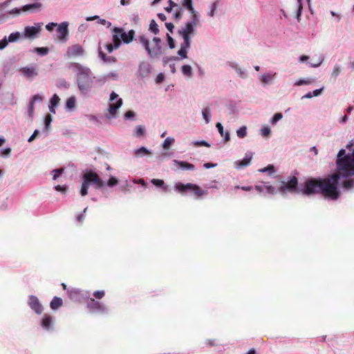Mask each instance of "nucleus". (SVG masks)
<instances>
[{"label": "nucleus", "mask_w": 354, "mask_h": 354, "mask_svg": "<svg viewBox=\"0 0 354 354\" xmlns=\"http://www.w3.org/2000/svg\"><path fill=\"white\" fill-rule=\"evenodd\" d=\"M337 171L330 177L319 180L320 192L325 198L337 200L339 196L338 185L346 191L354 188V140L346 149H341L337 156Z\"/></svg>", "instance_id": "f257e3e1"}, {"label": "nucleus", "mask_w": 354, "mask_h": 354, "mask_svg": "<svg viewBox=\"0 0 354 354\" xmlns=\"http://www.w3.org/2000/svg\"><path fill=\"white\" fill-rule=\"evenodd\" d=\"M69 68L75 73L76 83L80 93L87 95L93 87L95 79L91 69L77 62L71 63Z\"/></svg>", "instance_id": "f03ea898"}, {"label": "nucleus", "mask_w": 354, "mask_h": 354, "mask_svg": "<svg viewBox=\"0 0 354 354\" xmlns=\"http://www.w3.org/2000/svg\"><path fill=\"white\" fill-rule=\"evenodd\" d=\"M138 39L150 59H156L163 55L164 48L160 37H154L152 39V44L145 35H139Z\"/></svg>", "instance_id": "7ed1b4c3"}, {"label": "nucleus", "mask_w": 354, "mask_h": 354, "mask_svg": "<svg viewBox=\"0 0 354 354\" xmlns=\"http://www.w3.org/2000/svg\"><path fill=\"white\" fill-rule=\"evenodd\" d=\"M89 186H93L95 189L102 190L104 192L105 183L100 176L93 170L88 169L82 175V183L80 189V194L85 196L88 194Z\"/></svg>", "instance_id": "20e7f679"}, {"label": "nucleus", "mask_w": 354, "mask_h": 354, "mask_svg": "<svg viewBox=\"0 0 354 354\" xmlns=\"http://www.w3.org/2000/svg\"><path fill=\"white\" fill-rule=\"evenodd\" d=\"M41 7L42 4L41 3H34L24 5L20 8H12L5 13L0 14V21H4L10 18L18 17L24 12H33L39 10Z\"/></svg>", "instance_id": "39448f33"}, {"label": "nucleus", "mask_w": 354, "mask_h": 354, "mask_svg": "<svg viewBox=\"0 0 354 354\" xmlns=\"http://www.w3.org/2000/svg\"><path fill=\"white\" fill-rule=\"evenodd\" d=\"M199 22L200 16H190L189 19L178 30V35L183 38V41L191 42V36L195 35L196 28Z\"/></svg>", "instance_id": "423d86ee"}, {"label": "nucleus", "mask_w": 354, "mask_h": 354, "mask_svg": "<svg viewBox=\"0 0 354 354\" xmlns=\"http://www.w3.org/2000/svg\"><path fill=\"white\" fill-rule=\"evenodd\" d=\"M174 188L181 194H194L196 198H200L202 196L207 194V190L201 189L198 185L193 183H177L175 184Z\"/></svg>", "instance_id": "0eeeda50"}, {"label": "nucleus", "mask_w": 354, "mask_h": 354, "mask_svg": "<svg viewBox=\"0 0 354 354\" xmlns=\"http://www.w3.org/2000/svg\"><path fill=\"white\" fill-rule=\"evenodd\" d=\"M277 193L282 196H286L288 193L299 194L298 180L295 176L289 177L286 180H281L279 186L277 188Z\"/></svg>", "instance_id": "6e6552de"}, {"label": "nucleus", "mask_w": 354, "mask_h": 354, "mask_svg": "<svg viewBox=\"0 0 354 354\" xmlns=\"http://www.w3.org/2000/svg\"><path fill=\"white\" fill-rule=\"evenodd\" d=\"M319 180L308 179L299 186V194L304 195H311L319 192Z\"/></svg>", "instance_id": "1a4fd4ad"}, {"label": "nucleus", "mask_w": 354, "mask_h": 354, "mask_svg": "<svg viewBox=\"0 0 354 354\" xmlns=\"http://www.w3.org/2000/svg\"><path fill=\"white\" fill-rule=\"evenodd\" d=\"M86 308L91 313L106 314L109 312V308L106 305L93 298L88 299Z\"/></svg>", "instance_id": "9d476101"}, {"label": "nucleus", "mask_w": 354, "mask_h": 354, "mask_svg": "<svg viewBox=\"0 0 354 354\" xmlns=\"http://www.w3.org/2000/svg\"><path fill=\"white\" fill-rule=\"evenodd\" d=\"M116 35L118 37V40H121L124 44L131 43L135 37V31L133 30H129L128 32L124 31L123 28L120 27H114L112 29V35Z\"/></svg>", "instance_id": "9b49d317"}, {"label": "nucleus", "mask_w": 354, "mask_h": 354, "mask_svg": "<svg viewBox=\"0 0 354 354\" xmlns=\"http://www.w3.org/2000/svg\"><path fill=\"white\" fill-rule=\"evenodd\" d=\"M110 102L111 103L109 105V111L111 115L112 118H115L117 111L122 106V98L118 97V95L113 91L110 94Z\"/></svg>", "instance_id": "f8f14e48"}, {"label": "nucleus", "mask_w": 354, "mask_h": 354, "mask_svg": "<svg viewBox=\"0 0 354 354\" xmlns=\"http://www.w3.org/2000/svg\"><path fill=\"white\" fill-rule=\"evenodd\" d=\"M85 55V49L79 44H75L68 46L66 52V56L68 58L82 57Z\"/></svg>", "instance_id": "ddd939ff"}, {"label": "nucleus", "mask_w": 354, "mask_h": 354, "mask_svg": "<svg viewBox=\"0 0 354 354\" xmlns=\"http://www.w3.org/2000/svg\"><path fill=\"white\" fill-rule=\"evenodd\" d=\"M151 71L152 66L151 64L147 61H142L138 64L136 76L141 78H146L149 77Z\"/></svg>", "instance_id": "4468645a"}, {"label": "nucleus", "mask_w": 354, "mask_h": 354, "mask_svg": "<svg viewBox=\"0 0 354 354\" xmlns=\"http://www.w3.org/2000/svg\"><path fill=\"white\" fill-rule=\"evenodd\" d=\"M42 23H36L34 26H26L24 28V36L25 38L28 39H35L37 37L38 34L41 31V28L42 26Z\"/></svg>", "instance_id": "2eb2a0df"}, {"label": "nucleus", "mask_w": 354, "mask_h": 354, "mask_svg": "<svg viewBox=\"0 0 354 354\" xmlns=\"http://www.w3.org/2000/svg\"><path fill=\"white\" fill-rule=\"evenodd\" d=\"M68 25V21H63L57 25V38L60 41L66 42L67 41L69 34Z\"/></svg>", "instance_id": "dca6fc26"}, {"label": "nucleus", "mask_w": 354, "mask_h": 354, "mask_svg": "<svg viewBox=\"0 0 354 354\" xmlns=\"http://www.w3.org/2000/svg\"><path fill=\"white\" fill-rule=\"evenodd\" d=\"M28 306L37 315H40L44 311V307L39 299L35 295H30L28 301Z\"/></svg>", "instance_id": "f3484780"}, {"label": "nucleus", "mask_w": 354, "mask_h": 354, "mask_svg": "<svg viewBox=\"0 0 354 354\" xmlns=\"http://www.w3.org/2000/svg\"><path fill=\"white\" fill-rule=\"evenodd\" d=\"M277 76V73L276 72L274 71H268L261 75L259 80L262 85L266 86L272 84L276 80Z\"/></svg>", "instance_id": "a211bd4d"}, {"label": "nucleus", "mask_w": 354, "mask_h": 354, "mask_svg": "<svg viewBox=\"0 0 354 354\" xmlns=\"http://www.w3.org/2000/svg\"><path fill=\"white\" fill-rule=\"evenodd\" d=\"M254 189L260 193H266L270 195H274L277 193V188L264 182H262L261 184L256 185Z\"/></svg>", "instance_id": "6ab92c4d"}, {"label": "nucleus", "mask_w": 354, "mask_h": 354, "mask_svg": "<svg viewBox=\"0 0 354 354\" xmlns=\"http://www.w3.org/2000/svg\"><path fill=\"white\" fill-rule=\"evenodd\" d=\"M252 157L253 153L251 151H247L242 160H239L234 162L235 168L239 169L248 166L251 162Z\"/></svg>", "instance_id": "aec40b11"}, {"label": "nucleus", "mask_w": 354, "mask_h": 354, "mask_svg": "<svg viewBox=\"0 0 354 354\" xmlns=\"http://www.w3.org/2000/svg\"><path fill=\"white\" fill-rule=\"evenodd\" d=\"M41 328L46 331H53L54 329V321L52 316L45 314L41 321Z\"/></svg>", "instance_id": "412c9836"}, {"label": "nucleus", "mask_w": 354, "mask_h": 354, "mask_svg": "<svg viewBox=\"0 0 354 354\" xmlns=\"http://www.w3.org/2000/svg\"><path fill=\"white\" fill-rule=\"evenodd\" d=\"M20 73L26 78L33 79L38 75L37 70L35 66L22 67L19 69Z\"/></svg>", "instance_id": "4be33fe9"}, {"label": "nucleus", "mask_w": 354, "mask_h": 354, "mask_svg": "<svg viewBox=\"0 0 354 354\" xmlns=\"http://www.w3.org/2000/svg\"><path fill=\"white\" fill-rule=\"evenodd\" d=\"M191 47V42L183 41L180 45V49L177 52L179 59L187 58V52Z\"/></svg>", "instance_id": "5701e85b"}, {"label": "nucleus", "mask_w": 354, "mask_h": 354, "mask_svg": "<svg viewBox=\"0 0 354 354\" xmlns=\"http://www.w3.org/2000/svg\"><path fill=\"white\" fill-rule=\"evenodd\" d=\"M183 7L189 11L190 16H200V13L194 8L193 0H182Z\"/></svg>", "instance_id": "b1692460"}, {"label": "nucleus", "mask_w": 354, "mask_h": 354, "mask_svg": "<svg viewBox=\"0 0 354 354\" xmlns=\"http://www.w3.org/2000/svg\"><path fill=\"white\" fill-rule=\"evenodd\" d=\"M133 155L136 158H142L145 156H152V151L149 149H148L145 147H140L139 148L135 149L133 151Z\"/></svg>", "instance_id": "393cba45"}, {"label": "nucleus", "mask_w": 354, "mask_h": 354, "mask_svg": "<svg viewBox=\"0 0 354 354\" xmlns=\"http://www.w3.org/2000/svg\"><path fill=\"white\" fill-rule=\"evenodd\" d=\"M221 3V0H214L208 6L207 16L209 18H214L217 14V10Z\"/></svg>", "instance_id": "a878e982"}, {"label": "nucleus", "mask_w": 354, "mask_h": 354, "mask_svg": "<svg viewBox=\"0 0 354 354\" xmlns=\"http://www.w3.org/2000/svg\"><path fill=\"white\" fill-rule=\"evenodd\" d=\"M173 163L178 166L179 169L182 170H189L192 171L195 169V166L189 162H187L186 161H180L178 160H174Z\"/></svg>", "instance_id": "bb28decb"}, {"label": "nucleus", "mask_w": 354, "mask_h": 354, "mask_svg": "<svg viewBox=\"0 0 354 354\" xmlns=\"http://www.w3.org/2000/svg\"><path fill=\"white\" fill-rule=\"evenodd\" d=\"M113 44H107L105 48L108 53H111L114 49L118 48L121 45V41L118 40V37L116 35H112Z\"/></svg>", "instance_id": "cd10ccee"}, {"label": "nucleus", "mask_w": 354, "mask_h": 354, "mask_svg": "<svg viewBox=\"0 0 354 354\" xmlns=\"http://www.w3.org/2000/svg\"><path fill=\"white\" fill-rule=\"evenodd\" d=\"M68 295L69 298L73 301H80L81 297L83 296L82 290L76 288H72L68 290Z\"/></svg>", "instance_id": "c85d7f7f"}, {"label": "nucleus", "mask_w": 354, "mask_h": 354, "mask_svg": "<svg viewBox=\"0 0 354 354\" xmlns=\"http://www.w3.org/2000/svg\"><path fill=\"white\" fill-rule=\"evenodd\" d=\"M59 97L57 94H54L50 99V104L48 109L50 113H55V108L58 106L59 102Z\"/></svg>", "instance_id": "c756f323"}, {"label": "nucleus", "mask_w": 354, "mask_h": 354, "mask_svg": "<svg viewBox=\"0 0 354 354\" xmlns=\"http://www.w3.org/2000/svg\"><path fill=\"white\" fill-rule=\"evenodd\" d=\"M174 155L175 153L173 150H170L169 149H163V151L157 156V159L164 160L167 158L174 157Z\"/></svg>", "instance_id": "7c9ffc66"}, {"label": "nucleus", "mask_w": 354, "mask_h": 354, "mask_svg": "<svg viewBox=\"0 0 354 354\" xmlns=\"http://www.w3.org/2000/svg\"><path fill=\"white\" fill-rule=\"evenodd\" d=\"M202 116L205 120V124H209L212 118V111L209 106H207L202 109Z\"/></svg>", "instance_id": "2f4dec72"}, {"label": "nucleus", "mask_w": 354, "mask_h": 354, "mask_svg": "<svg viewBox=\"0 0 354 354\" xmlns=\"http://www.w3.org/2000/svg\"><path fill=\"white\" fill-rule=\"evenodd\" d=\"M63 305V300L61 297H54L50 303V307L53 310H57Z\"/></svg>", "instance_id": "473e14b6"}, {"label": "nucleus", "mask_w": 354, "mask_h": 354, "mask_svg": "<svg viewBox=\"0 0 354 354\" xmlns=\"http://www.w3.org/2000/svg\"><path fill=\"white\" fill-rule=\"evenodd\" d=\"M216 127L219 133V134L221 136H223L224 137V141L225 142H228L230 140V132L229 131H225L224 132V130H223V125L221 124V123L220 122H218L216 123Z\"/></svg>", "instance_id": "72a5a7b5"}, {"label": "nucleus", "mask_w": 354, "mask_h": 354, "mask_svg": "<svg viewBox=\"0 0 354 354\" xmlns=\"http://www.w3.org/2000/svg\"><path fill=\"white\" fill-rule=\"evenodd\" d=\"M306 2L308 3L309 9L311 10L310 0H306ZM297 11L296 18H297V21H299L300 17H301V15L302 13V10H303L302 0H297Z\"/></svg>", "instance_id": "f704fd0d"}, {"label": "nucleus", "mask_w": 354, "mask_h": 354, "mask_svg": "<svg viewBox=\"0 0 354 354\" xmlns=\"http://www.w3.org/2000/svg\"><path fill=\"white\" fill-rule=\"evenodd\" d=\"M76 104V97L75 96H71L66 102L65 109L66 111H73L75 109Z\"/></svg>", "instance_id": "c9c22d12"}, {"label": "nucleus", "mask_w": 354, "mask_h": 354, "mask_svg": "<svg viewBox=\"0 0 354 354\" xmlns=\"http://www.w3.org/2000/svg\"><path fill=\"white\" fill-rule=\"evenodd\" d=\"M133 136L136 138L144 137L145 135V127L143 125H138L136 127L133 132Z\"/></svg>", "instance_id": "e433bc0d"}, {"label": "nucleus", "mask_w": 354, "mask_h": 354, "mask_svg": "<svg viewBox=\"0 0 354 354\" xmlns=\"http://www.w3.org/2000/svg\"><path fill=\"white\" fill-rule=\"evenodd\" d=\"M98 56L104 62L106 63L115 62V57L106 56V54L102 50L101 47L98 48Z\"/></svg>", "instance_id": "4c0bfd02"}, {"label": "nucleus", "mask_w": 354, "mask_h": 354, "mask_svg": "<svg viewBox=\"0 0 354 354\" xmlns=\"http://www.w3.org/2000/svg\"><path fill=\"white\" fill-rule=\"evenodd\" d=\"M259 172L267 173L268 176H272L276 172V169L272 165H268L267 167L258 169Z\"/></svg>", "instance_id": "58836bf2"}, {"label": "nucleus", "mask_w": 354, "mask_h": 354, "mask_svg": "<svg viewBox=\"0 0 354 354\" xmlns=\"http://www.w3.org/2000/svg\"><path fill=\"white\" fill-rule=\"evenodd\" d=\"M151 183L156 187H161L165 192L168 189V187L165 185L162 180L153 178L151 180Z\"/></svg>", "instance_id": "ea45409f"}, {"label": "nucleus", "mask_w": 354, "mask_h": 354, "mask_svg": "<svg viewBox=\"0 0 354 354\" xmlns=\"http://www.w3.org/2000/svg\"><path fill=\"white\" fill-rule=\"evenodd\" d=\"M181 72L183 75L187 77H192V68L191 66L185 64L181 67Z\"/></svg>", "instance_id": "a19ab883"}, {"label": "nucleus", "mask_w": 354, "mask_h": 354, "mask_svg": "<svg viewBox=\"0 0 354 354\" xmlns=\"http://www.w3.org/2000/svg\"><path fill=\"white\" fill-rule=\"evenodd\" d=\"M21 37V33L19 32H14L9 35L7 38L8 42L13 43L17 41Z\"/></svg>", "instance_id": "79ce46f5"}, {"label": "nucleus", "mask_w": 354, "mask_h": 354, "mask_svg": "<svg viewBox=\"0 0 354 354\" xmlns=\"http://www.w3.org/2000/svg\"><path fill=\"white\" fill-rule=\"evenodd\" d=\"M175 142V139L172 137H167L165 138L164 142L162 144V147L163 149H167L169 147L172 145Z\"/></svg>", "instance_id": "37998d69"}, {"label": "nucleus", "mask_w": 354, "mask_h": 354, "mask_svg": "<svg viewBox=\"0 0 354 354\" xmlns=\"http://www.w3.org/2000/svg\"><path fill=\"white\" fill-rule=\"evenodd\" d=\"M56 86L61 89H68L69 88V83L64 79H59L57 81Z\"/></svg>", "instance_id": "c03bdc74"}, {"label": "nucleus", "mask_w": 354, "mask_h": 354, "mask_svg": "<svg viewBox=\"0 0 354 354\" xmlns=\"http://www.w3.org/2000/svg\"><path fill=\"white\" fill-rule=\"evenodd\" d=\"M324 61V57L322 55H319L316 61H314L313 63L309 62L308 64L313 68H317L323 63Z\"/></svg>", "instance_id": "a18cd8bd"}, {"label": "nucleus", "mask_w": 354, "mask_h": 354, "mask_svg": "<svg viewBox=\"0 0 354 354\" xmlns=\"http://www.w3.org/2000/svg\"><path fill=\"white\" fill-rule=\"evenodd\" d=\"M149 30V31H151V32H153L155 35H157L159 33L158 26L156 24V22L155 21V20L152 19L151 21Z\"/></svg>", "instance_id": "49530a36"}, {"label": "nucleus", "mask_w": 354, "mask_h": 354, "mask_svg": "<svg viewBox=\"0 0 354 354\" xmlns=\"http://www.w3.org/2000/svg\"><path fill=\"white\" fill-rule=\"evenodd\" d=\"M34 52L41 56H45L49 53V48L47 47H37L34 49Z\"/></svg>", "instance_id": "de8ad7c7"}, {"label": "nucleus", "mask_w": 354, "mask_h": 354, "mask_svg": "<svg viewBox=\"0 0 354 354\" xmlns=\"http://www.w3.org/2000/svg\"><path fill=\"white\" fill-rule=\"evenodd\" d=\"M247 135V127L245 126H242L236 130V136L239 138H243Z\"/></svg>", "instance_id": "09e8293b"}, {"label": "nucleus", "mask_w": 354, "mask_h": 354, "mask_svg": "<svg viewBox=\"0 0 354 354\" xmlns=\"http://www.w3.org/2000/svg\"><path fill=\"white\" fill-rule=\"evenodd\" d=\"M282 118L283 115L281 113H277L270 119V122L272 125H275Z\"/></svg>", "instance_id": "8fccbe9b"}, {"label": "nucleus", "mask_w": 354, "mask_h": 354, "mask_svg": "<svg viewBox=\"0 0 354 354\" xmlns=\"http://www.w3.org/2000/svg\"><path fill=\"white\" fill-rule=\"evenodd\" d=\"M118 180L115 176H110L106 183H105V186H108L109 187H113L118 185Z\"/></svg>", "instance_id": "3c124183"}, {"label": "nucleus", "mask_w": 354, "mask_h": 354, "mask_svg": "<svg viewBox=\"0 0 354 354\" xmlns=\"http://www.w3.org/2000/svg\"><path fill=\"white\" fill-rule=\"evenodd\" d=\"M190 145H193L194 147H201V146H205L207 147H210V144L205 140L192 141Z\"/></svg>", "instance_id": "603ef678"}, {"label": "nucleus", "mask_w": 354, "mask_h": 354, "mask_svg": "<svg viewBox=\"0 0 354 354\" xmlns=\"http://www.w3.org/2000/svg\"><path fill=\"white\" fill-rule=\"evenodd\" d=\"M271 133V129L268 126H263L261 129V135L263 137H268Z\"/></svg>", "instance_id": "864d4df0"}, {"label": "nucleus", "mask_w": 354, "mask_h": 354, "mask_svg": "<svg viewBox=\"0 0 354 354\" xmlns=\"http://www.w3.org/2000/svg\"><path fill=\"white\" fill-rule=\"evenodd\" d=\"M106 80H107V77H105V75L103 77H95V79L94 81V84H97L100 86H102V85L104 84V83L106 82Z\"/></svg>", "instance_id": "5fc2aeb1"}, {"label": "nucleus", "mask_w": 354, "mask_h": 354, "mask_svg": "<svg viewBox=\"0 0 354 354\" xmlns=\"http://www.w3.org/2000/svg\"><path fill=\"white\" fill-rule=\"evenodd\" d=\"M52 120H53V118L50 115L48 114L45 117L44 129L46 131H48L49 129Z\"/></svg>", "instance_id": "6e6d98bb"}, {"label": "nucleus", "mask_w": 354, "mask_h": 354, "mask_svg": "<svg viewBox=\"0 0 354 354\" xmlns=\"http://www.w3.org/2000/svg\"><path fill=\"white\" fill-rule=\"evenodd\" d=\"M312 82V80L310 79H300L295 82V86H301V85H306L309 84Z\"/></svg>", "instance_id": "4d7b16f0"}, {"label": "nucleus", "mask_w": 354, "mask_h": 354, "mask_svg": "<svg viewBox=\"0 0 354 354\" xmlns=\"http://www.w3.org/2000/svg\"><path fill=\"white\" fill-rule=\"evenodd\" d=\"M179 58L178 57L175 56H170V57H164L162 59V63L164 65L168 64L169 62L171 61H178Z\"/></svg>", "instance_id": "13d9d810"}, {"label": "nucleus", "mask_w": 354, "mask_h": 354, "mask_svg": "<svg viewBox=\"0 0 354 354\" xmlns=\"http://www.w3.org/2000/svg\"><path fill=\"white\" fill-rule=\"evenodd\" d=\"M166 35H167V44H168L169 48H171V49L174 48L176 46L174 39L170 36L169 34L167 33Z\"/></svg>", "instance_id": "bf43d9fd"}, {"label": "nucleus", "mask_w": 354, "mask_h": 354, "mask_svg": "<svg viewBox=\"0 0 354 354\" xmlns=\"http://www.w3.org/2000/svg\"><path fill=\"white\" fill-rule=\"evenodd\" d=\"M63 171H64V169H62V168L53 169L52 171V173L53 174V180H55L57 179L59 177V176L63 173Z\"/></svg>", "instance_id": "052dcab7"}, {"label": "nucleus", "mask_w": 354, "mask_h": 354, "mask_svg": "<svg viewBox=\"0 0 354 354\" xmlns=\"http://www.w3.org/2000/svg\"><path fill=\"white\" fill-rule=\"evenodd\" d=\"M341 72V68L339 65L336 64L334 66L333 71H332V76L334 77L335 79H336L339 73Z\"/></svg>", "instance_id": "680f3d73"}, {"label": "nucleus", "mask_w": 354, "mask_h": 354, "mask_svg": "<svg viewBox=\"0 0 354 354\" xmlns=\"http://www.w3.org/2000/svg\"><path fill=\"white\" fill-rule=\"evenodd\" d=\"M35 110V103L30 101L28 106V113L30 118L33 117Z\"/></svg>", "instance_id": "e2e57ef3"}, {"label": "nucleus", "mask_w": 354, "mask_h": 354, "mask_svg": "<svg viewBox=\"0 0 354 354\" xmlns=\"http://www.w3.org/2000/svg\"><path fill=\"white\" fill-rule=\"evenodd\" d=\"M130 21L135 24H138L140 21V17H139V15L138 13H133L131 16H130Z\"/></svg>", "instance_id": "0e129e2a"}, {"label": "nucleus", "mask_w": 354, "mask_h": 354, "mask_svg": "<svg viewBox=\"0 0 354 354\" xmlns=\"http://www.w3.org/2000/svg\"><path fill=\"white\" fill-rule=\"evenodd\" d=\"M242 78H245L247 77V73L245 70L242 69L239 66L234 70Z\"/></svg>", "instance_id": "69168bd1"}, {"label": "nucleus", "mask_w": 354, "mask_h": 354, "mask_svg": "<svg viewBox=\"0 0 354 354\" xmlns=\"http://www.w3.org/2000/svg\"><path fill=\"white\" fill-rule=\"evenodd\" d=\"M55 189L57 192L65 194L67 190V186L58 185L55 186Z\"/></svg>", "instance_id": "338daca9"}, {"label": "nucleus", "mask_w": 354, "mask_h": 354, "mask_svg": "<svg viewBox=\"0 0 354 354\" xmlns=\"http://www.w3.org/2000/svg\"><path fill=\"white\" fill-rule=\"evenodd\" d=\"M93 296L95 298L100 299L104 296V290H96L93 292Z\"/></svg>", "instance_id": "774afa93"}]
</instances>
